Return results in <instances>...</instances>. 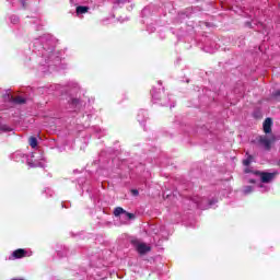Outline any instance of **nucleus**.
<instances>
[{
    "label": "nucleus",
    "instance_id": "8",
    "mask_svg": "<svg viewBox=\"0 0 280 280\" xmlns=\"http://www.w3.org/2000/svg\"><path fill=\"white\" fill-rule=\"evenodd\" d=\"M246 156H247V159L243 160V165L245 167H248V165H250L253 163L255 158L253 155L248 154V152H246Z\"/></svg>",
    "mask_w": 280,
    "mask_h": 280
},
{
    "label": "nucleus",
    "instance_id": "19",
    "mask_svg": "<svg viewBox=\"0 0 280 280\" xmlns=\"http://www.w3.org/2000/svg\"><path fill=\"white\" fill-rule=\"evenodd\" d=\"M246 25H247V27H252V23L250 22H246Z\"/></svg>",
    "mask_w": 280,
    "mask_h": 280
},
{
    "label": "nucleus",
    "instance_id": "17",
    "mask_svg": "<svg viewBox=\"0 0 280 280\" xmlns=\"http://www.w3.org/2000/svg\"><path fill=\"white\" fill-rule=\"evenodd\" d=\"M253 172H256V171H253L250 168H245V174H253Z\"/></svg>",
    "mask_w": 280,
    "mask_h": 280
},
{
    "label": "nucleus",
    "instance_id": "12",
    "mask_svg": "<svg viewBox=\"0 0 280 280\" xmlns=\"http://www.w3.org/2000/svg\"><path fill=\"white\" fill-rule=\"evenodd\" d=\"M70 106H73L75 108L78 105H80V100L79 98H71L69 101Z\"/></svg>",
    "mask_w": 280,
    "mask_h": 280
},
{
    "label": "nucleus",
    "instance_id": "3",
    "mask_svg": "<svg viewBox=\"0 0 280 280\" xmlns=\"http://www.w3.org/2000/svg\"><path fill=\"white\" fill-rule=\"evenodd\" d=\"M203 200H205V198H202L200 196L191 197V201L195 202V205H197V207L199 209H203V210L208 209L209 207H213V205H215V202H218V200H215V199H210L208 201V206H205V205H202Z\"/></svg>",
    "mask_w": 280,
    "mask_h": 280
},
{
    "label": "nucleus",
    "instance_id": "9",
    "mask_svg": "<svg viewBox=\"0 0 280 280\" xmlns=\"http://www.w3.org/2000/svg\"><path fill=\"white\" fill-rule=\"evenodd\" d=\"M28 144L31 145V148H37L38 139H36V137H30L28 138Z\"/></svg>",
    "mask_w": 280,
    "mask_h": 280
},
{
    "label": "nucleus",
    "instance_id": "7",
    "mask_svg": "<svg viewBox=\"0 0 280 280\" xmlns=\"http://www.w3.org/2000/svg\"><path fill=\"white\" fill-rule=\"evenodd\" d=\"M137 250L140 255H145V253H150L151 248L150 246L141 243L138 245Z\"/></svg>",
    "mask_w": 280,
    "mask_h": 280
},
{
    "label": "nucleus",
    "instance_id": "2",
    "mask_svg": "<svg viewBox=\"0 0 280 280\" xmlns=\"http://www.w3.org/2000/svg\"><path fill=\"white\" fill-rule=\"evenodd\" d=\"M254 176H259L260 178V183H272V180H275V173H269V172H261V171H256L253 172Z\"/></svg>",
    "mask_w": 280,
    "mask_h": 280
},
{
    "label": "nucleus",
    "instance_id": "18",
    "mask_svg": "<svg viewBox=\"0 0 280 280\" xmlns=\"http://www.w3.org/2000/svg\"><path fill=\"white\" fill-rule=\"evenodd\" d=\"M248 183H249L250 185H255V183H257V180H255V179H253V178H249V179H248Z\"/></svg>",
    "mask_w": 280,
    "mask_h": 280
},
{
    "label": "nucleus",
    "instance_id": "1",
    "mask_svg": "<svg viewBox=\"0 0 280 280\" xmlns=\"http://www.w3.org/2000/svg\"><path fill=\"white\" fill-rule=\"evenodd\" d=\"M255 141L260 148H264V150L270 152V150H272V143L277 141V138H275V136L268 137L262 135L258 136Z\"/></svg>",
    "mask_w": 280,
    "mask_h": 280
},
{
    "label": "nucleus",
    "instance_id": "13",
    "mask_svg": "<svg viewBox=\"0 0 280 280\" xmlns=\"http://www.w3.org/2000/svg\"><path fill=\"white\" fill-rule=\"evenodd\" d=\"M244 194H253V186H246L244 189Z\"/></svg>",
    "mask_w": 280,
    "mask_h": 280
},
{
    "label": "nucleus",
    "instance_id": "21",
    "mask_svg": "<svg viewBox=\"0 0 280 280\" xmlns=\"http://www.w3.org/2000/svg\"><path fill=\"white\" fill-rule=\"evenodd\" d=\"M11 280H24V279H16V278H13V279H11Z\"/></svg>",
    "mask_w": 280,
    "mask_h": 280
},
{
    "label": "nucleus",
    "instance_id": "6",
    "mask_svg": "<svg viewBox=\"0 0 280 280\" xmlns=\"http://www.w3.org/2000/svg\"><path fill=\"white\" fill-rule=\"evenodd\" d=\"M10 102H12L13 104H18V105H22V104H26L27 100H25L22 96H9Z\"/></svg>",
    "mask_w": 280,
    "mask_h": 280
},
{
    "label": "nucleus",
    "instance_id": "5",
    "mask_svg": "<svg viewBox=\"0 0 280 280\" xmlns=\"http://www.w3.org/2000/svg\"><path fill=\"white\" fill-rule=\"evenodd\" d=\"M12 255L14 259H23V257L27 255V250L23 248H19V249H15Z\"/></svg>",
    "mask_w": 280,
    "mask_h": 280
},
{
    "label": "nucleus",
    "instance_id": "14",
    "mask_svg": "<svg viewBox=\"0 0 280 280\" xmlns=\"http://www.w3.org/2000/svg\"><path fill=\"white\" fill-rule=\"evenodd\" d=\"M125 215H127V218H128L129 220H135V213H130V212H128V211L125 210Z\"/></svg>",
    "mask_w": 280,
    "mask_h": 280
},
{
    "label": "nucleus",
    "instance_id": "15",
    "mask_svg": "<svg viewBox=\"0 0 280 280\" xmlns=\"http://www.w3.org/2000/svg\"><path fill=\"white\" fill-rule=\"evenodd\" d=\"M272 97H280V91L278 90V91H275L273 93H272Z\"/></svg>",
    "mask_w": 280,
    "mask_h": 280
},
{
    "label": "nucleus",
    "instance_id": "11",
    "mask_svg": "<svg viewBox=\"0 0 280 280\" xmlns=\"http://www.w3.org/2000/svg\"><path fill=\"white\" fill-rule=\"evenodd\" d=\"M89 12V7L79 5L77 7V14H86Z\"/></svg>",
    "mask_w": 280,
    "mask_h": 280
},
{
    "label": "nucleus",
    "instance_id": "16",
    "mask_svg": "<svg viewBox=\"0 0 280 280\" xmlns=\"http://www.w3.org/2000/svg\"><path fill=\"white\" fill-rule=\"evenodd\" d=\"M131 194H132V196H139V190H137V189H131Z\"/></svg>",
    "mask_w": 280,
    "mask_h": 280
},
{
    "label": "nucleus",
    "instance_id": "10",
    "mask_svg": "<svg viewBox=\"0 0 280 280\" xmlns=\"http://www.w3.org/2000/svg\"><path fill=\"white\" fill-rule=\"evenodd\" d=\"M121 213H126V210L121 207H116L114 209V215L115 218H119V215H121Z\"/></svg>",
    "mask_w": 280,
    "mask_h": 280
},
{
    "label": "nucleus",
    "instance_id": "20",
    "mask_svg": "<svg viewBox=\"0 0 280 280\" xmlns=\"http://www.w3.org/2000/svg\"><path fill=\"white\" fill-rule=\"evenodd\" d=\"M22 5H25V0H21Z\"/></svg>",
    "mask_w": 280,
    "mask_h": 280
},
{
    "label": "nucleus",
    "instance_id": "4",
    "mask_svg": "<svg viewBox=\"0 0 280 280\" xmlns=\"http://www.w3.org/2000/svg\"><path fill=\"white\" fill-rule=\"evenodd\" d=\"M262 130L265 135H270L272 132V118H266L262 124Z\"/></svg>",
    "mask_w": 280,
    "mask_h": 280
}]
</instances>
